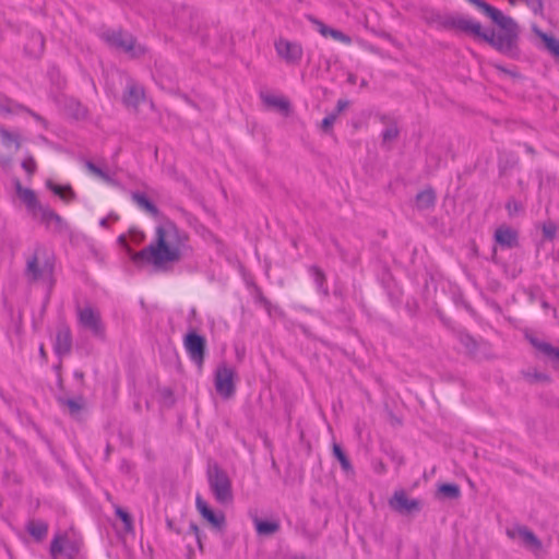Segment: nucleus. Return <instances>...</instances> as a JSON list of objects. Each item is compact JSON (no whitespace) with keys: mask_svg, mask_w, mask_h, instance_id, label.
Masks as SVG:
<instances>
[{"mask_svg":"<svg viewBox=\"0 0 559 559\" xmlns=\"http://www.w3.org/2000/svg\"><path fill=\"white\" fill-rule=\"evenodd\" d=\"M557 226L552 222H547L543 225V235L546 239L552 240L556 237Z\"/></svg>","mask_w":559,"mask_h":559,"instance_id":"obj_41","label":"nucleus"},{"mask_svg":"<svg viewBox=\"0 0 559 559\" xmlns=\"http://www.w3.org/2000/svg\"><path fill=\"white\" fill-rule=\"evenodd\" d=\"M118 241L134 263L145 262L155 267L180 261L188 250V235L173 223L158 226L154 241L139 252L132 251L123 235L118 238Z\"/></svg>","mask_w":559,"mask_h":559,"instance_id":"obj_1","label":"nucleus"},{"mask_svg":"<svg viewBox=\"0 0 559 559\" xmlns=\"http://www.w3.org/2000/svg\"><path fill=\"white\" fill-rule=\"evenodd\" d=\"M309 272L311 274V276L313 277V281L316 283V286H317V289L324 296H328L329 295V287L326 285V277H325V274L324 272L316 266V265H311L309 267Z\"/></svg>","mask_w":559,"mask_h":559,"instance_id":"obj_26","label":"nucleus"},{"mask_svg":"<svg viewBox=\"0 0 559 559\" xmlns=\"http://www.w3.org/2000/svg\"><path fill=\"white\" fill-rule=\"evenodd\" d=\"M63 540L64 538L61 536H56L50 544V555L53 558H57L63 550Z\"/></svg>","mask_w":559,"mask_h":559,"instance_id":"obj_39","label":"nucleus"},{"mask_svg":"<svg viewBox=\"0 0 559 559\" xmlns=\"http://www.w3.org/2000/svg\"><path fill=\"white\" fill-rule=\"evenodd\" d=\"M51 273V269L45 264L43 267L39 266L37 257H33L27 261L25 274L31 281H38L44 277L45 274Z\"/></svg>","mask_w":559,"mask_h":559,"instance_id":"obj_20","label":"nucleus"},{"mask_svg":"<svg viewBox=\"0 0 559 559\" xmlns=\"http://www.w3.org/2000/svg\"><path fill=\"white\" fill-rule=\"evenodd\" d=\"M206 478L210 489L218 503L228 504L233 501L231 480L217 463H209Z\"/></svg>","mask_w":559,"mask_h":559,"instance_id":"obj_4","label":"nucleus"},{"mask_svg":"<svg viewBox=\"0 0 559 559\" xmlns=\"http://www.w3.org/2000/svg\"><path fill=\"white\" fill-rule=\"evenodd\" d=\"M349 102L346 99H338L336 104V108L332 114H337V116L348 107Z\"/></svg>","mask_w":559,"mask_h":559,"instance_id":"obj_48","label":"nucleus"},{"mask_svg":"<svg viewBox=\"0 0 559 559\" xmlns=\"http://www.w3.org/2000/svg\"><path fill=\"white\" fill-rule=\"evenodd\" d=\"M39 355L43 357V358H46V350L44 348V345H40L39 347Z\"/></svg>","mask_w":559,"mask_h":559,"instance_id":"obj_54","label":"nucleus"},{"mask_svg":"<svg viewBox=\"0 0 559 559\" xmlns=\"http://www.w3.org/2000/svg\"><path fill=\"white\" fill-rule=\"evenodd\" d=\"M460 342L467 348V349H475L476 348V341L467 333H462L460 335Z\"/></svg>","mask_w":559,"mask_h":559,"instance_id":"obj_45","label":"nucleus"},{"mask_svg":"<svg viewBox=\"0 0 559 559\" xmlns=\"http://www.w3.org/2000/svg\"><path fill=\"white\" fill-rule=\"evenodd\" d=\"M468 2L476 5L479 10H481L487 16H489L492 21H497V19L501 17L502 12L497 8L490 5L484 0H467Z\"/></svg>","mask_w":559,"mask_h":559,"instance_id":"obj_32","label":"nucleus"},{"mask_svg":"<svg viewBox=\"0 0 559 559\" xmlns=\"http://www.w3.org/2000/svg\"><path fill=\"white\" fill-rule=\"evenodd\" d=\"M79 324L88 330L95 337H105V325L103 324L99 311L91 306L76 309Z\"/></svg>","mask_w":559,"mask_h":559,"instance_id":"obj_6","label":"nucleus"},{"mask_svg":"<svg viewBox=\"0 0 559 559\" xmlns=\"http://www.w3.org/2000/svg\"><path fill=\"white\" fill-rule=\"evenodd\" d=\"M46 187L64 201L73 200L75 197V193L70 186H60L51 180H47Z\"/></svg>","mask_w":559,"mask_h":559,"instance_id":"obj_27","label":"nucleus"},{"mask_svg":"<svg viewBox=\"0 0 559 559\" xmlns=\"http://www.w3.org/2000/svg\"><path fill=\"white\" fill-rule=\"evenodd\" d=\"M99 37L108 47L123 51L132 58L141 57L146 52L145 47L138 45L135 37L122 28H107L99 34Z\"/></svg>","mask_w":559,"mask_h":559,"instance_id":"obj_3","label":"nucleus"},{"mask_svg":"<svg viewBox=\"0 0 559 559\" xmlns=\"http://www.w3.org/2000/svg\"><path fill=\"white\" fill-rule=\"evenodd\" d=\"M27 532L37 540H41L48 532V525L44 521H29L26 526Z\"/></svg>","mask_w":559,"mask_h":559,"instance_id":"obj_29","label":"nucleus"},{"mask_svg":"<svg viewBox=\"0 0 559 559\" xmlns=\"http://www.w3.org/2000/svg\"><path fill=\"white\" fill-rule=\"evenodd\" d=\"M507 536L511 539L520 537L526 548L534 552H538L543 548L540 539L525 525H514L507 528Z\"/></svg>","mask_w":559,"mask_h":559,"instance_id":"obj_9","label":"nucleus"},{"mask_svg":"<svg viewBox=\"0 0 559 559\" xmlns=\"http://www.w3.org/2000/svg\"><path fill=\"white\" fill-rule=\"evenodd\" d=\"M27 111H28V112L32 115V117H34L37 121H40V122L45 123V120H44V119H43L38 114L33 112V111H31V110H27Z\"/></svg>","mask_w":559,"mask_h":559,"instance_id":"obj_51","label":"nucleus"},{"mask_svg":"<svg viewBox=\"0 0 559 559\" xmlns=\"http://www.w3.org/2000/svg\"><path fill=\"white\" fill-rule=\"evenodd\" d=\"M311 22L317 26L318 32L322 36H324V37L330 36V32H331L332 27H329L328 25H325L323 22H321L318 19H311Z\"/></svg>","mask_w":559,"mask_h":559,"instance_id":"obj_46","label":"nucleus"},{"mask_svg":"<svg viewBox=\"0 0 559 559\" xmlns=\"http://www.w3.org/2000/svg\"><path fill=\"white\" fill-rule=\"evenodd\" d=\"M436 203V193L433 189L428 188L417 193L416 206L418 210L424 211L433 207Z\"/></svg>","mask_w":559,"mask_h":559,"instance_id":"obj_23","label":"nucleus"},{"mask_svg":"<svg viewBox=\"0 0 559 559\" xmlns=\"http://www.w3.org/2000/svg\"><path fill=\"white\" fill-rule=\"evenodd\" d=\"M68 114L76 120L84 119L87 116V109L76 99H69L66 105Z\"/></svg>","mask_w":559,"mask_h":559,"instance_id":"obj_30","label":"nucleus"},{"mask_svg":"<svg viewBox=\"0 0 559 559\" xmlns=\"http://www.w3.org/2000/svg\"><path fill=\"white\" fill-rule=\"evenodd\" d=\"M22 168L32 176L36 171V162L33 156H27L23 159L21 164Z\"/></svg>","mask_w":559,"mask_h":559,"instance_id":"obj_43","label":"nucleus"},{"mask_svg":"<svg viewBox=\"0 0 559 559\" xmlns=\"http://www.w3.org/2000/svg\"><path fill=\"white\" fill-rule=\"evenodd\" d=\"M526 378L530 382L534 381H549V377L542 372H533V373H526Z\"/></svg>","mask_w":559,"mask_h":559,"instance_id":"obj_47","label":"nucleus"},{"mask_svg":"<svg viewBox=\"0 0 559 559\" xmlns=\"http://www.w3.org/2000/svg\"><path fill=\"white\" fill-rule=\"evenodd\" d=\"M15 190L19 198L24 202L27 210L33 214L37 215V209L40 203L37 200L35 192L32 189L24 188L20 180H15Z\"/></svg>","mask_w":559,"mask_h":559,"instance_id":"obj_14","label":"nucleus"},{"mask_svg":"<svg viewBox=\"0 0 559 559\" xmlns=\"http://www.w3.org/2000/svg\"><path fill=\"white\" fill-rule=\"evenodd\" d=\"M493 22L501 28L500 32L496 33L493 29L484 32L478 22L461 15L445 17L442 25L445 28L457 29L481 38L496 50L508 57H518L519 26L516 22L512 17L506 16L503 13L501 17Z\"/></svg>","mask_w":559,"mask_h":559,"instance_id":"obj_2","label":"nucleus"},{"mask_svg":"<svg viewBox=\"0 0 559 559\" xmlns=\"http://www.w3.org/2000/svg\"><path fill=\"white\" fill-rule=\"evenodd\" d=\"M337 119V114H329L326 117L323 118L322 122H321V129L329 133L331 130H332V127L334 124V122L336 121Z\"/></svg>","mask_w":559,"mask_h":559,"instance_id":"obj_42","label":"nucleus"},{"mask_svg":"<svg viewBox=\"0 0 559 559\" xmlns=\"http://www.w3.org/2000/svg\"><path fill=\"white\" fill-rule=\"evenodd\" d=\"M74 378L82 382L84 379V372L81 370L74 371Z\"/></svg>","mask_w":559,"mask_h":559,"instance_id":"obj_50","label":"nucleus"},{"mask_svg":"<svg viewBox=\"0 0 559 559\" xmlns=\"http://www.w3.org/2000/svg\"><path fill=\"white\" fill-rule=\"evenodd\" d=\"M0 136L2 144L5 147H10L12 144L15 145V148L17 150L20 147V136L17 133L10 132L5 128L0 129Z\"/></svg>","mask_w":559,"mask_h":559,"instance_id":"obj_35","label":"nucleus"},{"mask_svg":"<svg viewBox=\"0 0 559 559\" xmlns=\"http://www.w3.org/2000/svg\"><path fill=\"white\" fill-rule=\"evenodd\" d=\"M195 507L200 514L216 530L223 531L226 525V518L223 512H214L206 501L198 495L195 498Z\"/></svg>","mask_w":559,"mask_h":559,"instance_id":"obj_11","label":"nucleus"},{"mask_svg":"<svg viewBox=\"0 0 559 559\" xmlns=\"http://www.w3.org/2000/svg\"><path fill=\"white\" fill-rule=\"evenodd\" d=\"M66 551L69 558H73L79 550L74 543H68V545L66 546Z\"/></svg>","mask_w":559,"mask_h":559,"instance_id":"obj_49","label":"nucleus"},{"mask_svg":"<svg viewBox=\"0 0 559 559\" xmlns=\"http://www.w3.org/2000/svg\"><path fill=\"white\" fill-rule=\"evenodd\" d=\"M276 53L288 64H298L302 58V46L297 41L278 38L275 44Z\"/></svg>","mask_w":559,"mask_h":559,"instance_id":"obj_8","label":"nucleus"},{"mask_svg":"<svg viewBox=\"0 0 559 559\" xmlns=\"http://www.w3.org/2000/svg\"><path fill=\"white\" fill-rule=\"evenodd\" d=\"M348 81H349V82H352V83H354V82H355V78H354V75H349Z\"/></svg>","mask_w":559,"mask_h":559,"instance_id":"obj_56","label":"nucleus"},{"mask_svg":"<svg viewBox=\"0 0 559 559\" xmlns=\"http://www.w3.org/2000/svg\"><path fill=\"white\" fill-rule=\"evenodd\" d=\"M495 240L503 248H515L519 245L518 233L508 226H500L495 231Z\"/></svg>","mask_w":559,"mask_h":559,"instance_id":"obj_13","label":"nucleus"},{"mask_svg":"<svg viewBox=\"0 0 559 559\" xmlns=\"http://www.w3.org/2000/svg\"><path fill=\"white\" fill-rule=\"evenodd\" d=\"M37 214L40 215L41 222L45 223L46 225L55 223L58 228H61L63 219L49 206H44L40 204L37 209Z\"/></svg>","mask_w":559,"mask_h":559,"instance_id":"obj_25","label":"nucleus"},{"mask_svg":"<svg viewBox=\"0 0 559 559\" xmlns=\"http://www.w3.org/2000/svg\"><path fill=\"white\" fill-rule=\"evenodd\" d=\"M235 377L236 372L231 367L223 364L219 365L214 374V383L216 392L225 397L229 399L235 393Z\"/></svg>","mask_w":559,"mask_h":559,"instance_id":"obj_7","label":"nucleus"},{"mask_svg":"<svg viewBox=\"0 0 559 559\" xmlns=\"http://www.w3.org/2000/svg\"><path fill=\"white\" fill-rule=\"evenodd\" d=\"M379 468H380V469H379L380 472L384 471V465H383L382 463H380V464H379Z\"/></svg>","mask_w":559,"mask_h":559,"instance_id":"obj_57","label":"nucleus"},{"mask_svg":"<svg viewBox=\"0 0 559 559\" xmlns=\"http://www.w3.org/2000/svg\"><path fill=\"white\" fill-rule=\"evenodd\" d=\"M62 403L68 406L69 412L72 416L79 415L83 408L82 399H78V400L68 399V400H63Z\"/></svg>","mask_w":559,"mask_h":559,"instance_id":"obj_38","label":"nucleus"},{"mask_svg":"<svg viewBox=\"0 0 559 559\" xmlns=\"http://www.w3.org/2000/svg\"><path fill=\"white\" fill-rule=\"evenodd\" d=\"M144 97V91L141 86L131 83L127 86V90L123 94V103L128 107L136 108L141 100Z\"/></svg>","mask_w":559,"mask_h":559,"instance_id":"obj_19","label":"nucleus"},{"mask_svg":"<svg viewBox=\"0 0 559 559\" xmlns=\"http://www.w3.org/2000/svg\"><path fill=\"white\" fill-rule=\"evenodd\" d=\"M333 455L340 462V464L342 466V469L345 473H353L354 472V468H353V465H352L349 459L344 453L342 447L340 444H337V443L333 444Z\"/></svg>","mask_w":559,"mask_h":559,"instance_id":"obj_33","label":"nucleus"},{"mask_svg":"<svg viewBox=\"0 0 559 559\" xmlns=\"http://www.w3.org/2000/svg\"><path fill=\"white\" fill-rule=\"evenodd\" d=\"M536 33L544 41L547 50L556 58H559V39L540 31Z\"/></svg>","mask_w":559,"mask_h":559,"instance_id":"obj_34","label":"nucleus"},{"mask_svg":"<svg viewBox=\"0 0 559 559\" xmlns=\"http://www.w3.org/2000/svg\"><path fill=\"white\" fill-rule=\"evenodd\" d=\"M531 344L547 357L554 365L555 368H559V348L551 344L539 341L537 338H531Z\"/></svg>","mask_w":559,"mask_h":559,"instance_id":"obj_15","label":"nucleus"},{"mask_svg":"<svg viewBox=\"0 0 559 559\" xmlns=\"http://www.w3.org/2000/svg\"><path fill=\"white\" fill-rule=\"evenodd\" d=\"M132 201L151 216L157 218L160 214L158 207L142 192H132Z\"/></svg>","mask_w":559,"mask_h":559,"instance_id":"obj_17","label":"nucleus"},{"mask_svg":"<svg viewBox=\"0 0 559 559\" xmlns=\"http://www.w3.org/2000/svg\"><path fill=\"white\" fill-rule=\"evenodd\" d=\"M72 348V334L67 325H62L58 329L56 341L53 344L55 354L62 358L70 354Z\"/></svg>","mask_w":559,"mask_h":559,"instance_id":"obj_12","label":"nucleus"},{"mask_svg":"<svg viewBox=\"0 0 559 559\" xmlns=\"http://www.w3.org/2000/svg\"><path fill=\"white\" fill-rule=\"evenodd\" d=\"M439 492L449 499H457L461 496L460 487L456 484H442Z\"/></svg>","mask_w":559,"mask_h":559,"instance_id":"obj_36","label":"nucleus"},{"mask_svg":"<svg viewBox=\"0 0 559 559\" xmlns=\"http://www.w3.org/2000/svg\"><path fill=\"white\" fill-rule=\"evenodd\" d=\"M99 225H100L102 227L107 228V227L109 226L108 218H107V217L102 218V219L99 221Z\"/></svg>","mask_w":559,"mask_h":559,"instance_id":"obj_52","label":"nucleus"},{"mask_svg":"<svg viewBox=\"0 0 559 559\" xmlns=\"http://www.w3.org/2000/svg\"><path fill=\"white\" fill-rule=\"evenodd\" d=\"M252 522L259 536H271L277 533L281 528L278 521H265L261 520L257 515L252 518Z\"/></svg>","mask_w":559,"mask_h":559,"instance_id":"obj_18","label":"nucleus"},{"mask_svg":"<svg viewBox=\"0 0 559 559\" xmlns=\"http://www.w3.org/2000/svg\"><path fill=\"white\" fill-rule=\"evenodd\" d=\"M392 510L401 514H411L420 510V503L417 499H409L404 490H397L389 500Z\"/></svg>","mask_w":559,"mask_h":559,"instance_id":"obj_10","label":"nucleus"},{"mask_svg":"<svg viewBox=\"0 0 559 559\" xmlns=\"http://www.w3.org/2000/svg\"><path fill=\"white\" fill-rule=\"evenodd\" d=\"M22 110H25L22 105H19L12 99L8 98L5 95L0 94V116L19 114Z\"/></svg>","mask_w":559,"mask_h":559,"instance_id":"obj_28","label":"nucleus"},{"mask_svg":"<svg viewBox=\"0 0 559 559\" xmlns=\"http://www.w3.org/2000/svg\"><path fill=\"white\" fill-rule=\"evenodd\" d=\"M183 347L190 360L201 369L206 354L205 337L197 333L195 330H190L183 337Z\"/></svg>","mask_w":559,"mask_h":559,"instance_id":"obj_5","label":"nucleus"},{"mask_svg":"<svg viewBox=\"0 0 559 559\" xmlns=\"http://www.w3.org/2000/svg\"><path fill=\"white\" fill-rule=\"evenodd\" d=\"M264 103L269 106L277 107L281 110L287 111L289 109V103L284 98H278L275 96H265Z\"/></svg>","mask_w":559,"mask_h":559,"instance_id":"obj_37","label":"nucleus"},{"mask_svg":"<svg viewBox=\"0 0 559 559\" xmlns=\"http://www.w3.org/2000/svg\"><path fill=\"white\" fill-rule=\"evenodd\" d=\"M330 36L337 40V41H341V43H344V44H350L352 39L348 35L344 34L343 32L338 31V29H335V28H332L331 32H330Z\"/></svg>","mask_w":559,"mask_h":559,"instance_id":"obj_44","label":"nucleus"},{"mask_svg":"<svg viewBox=\"0 0 559 559\" xmlns=\"http://www.w3.org/2000/svg\"><path fill=\"white\" fill-rule=\"evenodd\" d=\"M301 330H302V332H304L305 334H307V333H308V329H307L306 326H301Z\"/></svg>","mask_w":559,"mask_h":559,"instance_id":"obj_58","label":"nucleus"},{"mask_svg":"<svg viewBox=\"0 0 559 559\" xmlns=\"http://www.w3.org/2000/svg\"><path fill=\"white\" fill-rule=\"evenodd\" d=\"M525 150L527 153L530 154H533L534 153V148L531 146V145H525Z\"/></svg>","mask_w":559,"mask_h":559,"instance_id":"obj_55","label":"nucleus"},{"mask_svg":"<svg viewBox=\"0 0 559 559\" xmlns=\"http://www.w3.org/2000/svg\"><path fill=\"white\" fill-rule=\"evenodd\" d=\"M116 515L123 522L127 531L132 528L131 515L122 508H116Z\"/></svg>","mask_w":559,"mask_h":559,"instance_id":"obj_40","label":"nucleus"},{"mask_svg":"<svg viewBox=\"0 0 559 559\" xmlns=\"http://www.w3.org/2000/svg\"><path fill=\"white\" fill-rule=\"evenodd\" d=\"M44 36L38 33H32L29 40L25 45V52L31 57H39L44 51Z\"/></svg>","mask_w":559,"mask_h":559,"instance_id":"obj_21","label":"nucleus"},{"mask_svg":"<svg viewBox=\"0 0 559 559\" xmlns=\"http://www.w3.org/2000/svg\"><path fill=\"white\" fill-rule=\"evenodd\" d=\"M190 530H191L195 535H198V534H199V527H198V525H197V524L191 523V524H190Z\"/></svg>","mask_w":559,"mask_h":559,"instance_id":"obj_53","label":"nucleus"},{"mask_svg":"<svg viewBox=\"0 0 559 559\" xmlns=\"http://www.w3.org/2000/svg\"><path fill=\"white\" fill-rule=\"evenodd\" d=\"M380 120L382 123L388 124L381 134L382 143L386 144V143L392 142L395 139H397V136L400 134V130L397 128L396 122L392 121L389 117H386L384 115L380 117Z\"/></svg>","mask_w":559,"mask_h":559,"instance_id":"obj_24","label":"nucleus"},{"mask_svg":"<svg viewBox=\"0 0 559 559\" xmlns=\"http://www.w3.org/2000/svg\"><path fill=\"white\" fill-rule=\"evenodd\" d=\"M85 165V168L87 169V171L99 178L100 180H103L104 182H106L107 185L109 186H112V187H120V183L118 182V180H116L115 178H112L109 174H107L106 171H104L100 167H98L97 165H95L93 162L91 160H85L84 163Z\"/></svg>","mask_w":559,"mask_h":559,"instance_id":"obj_22","label":"nucleus"},{"mask_svg":"<svg viewBox=\"0 0 559 559\" xmlns=\"http://www.w3.org/2000/svg\"><path fill=\"white\" fill-rule=\"evenodd\" d=\"M531 344L547 357L554 365L555 368H559V348L551 344L539 341L537 338H531Z\"/></svg>","mask_w":559,"mask_h":559,"instance_id":"obj_16","label":"nucleus"},{"mask_svg":"<svg viewBox=\"0 0 559 559\" xmlns=\"http://www.w3.org/2000/svg\"><path fill=\"white\" fill-rule=\"evenodd\" d=\"M468 2L476 5L479 10H481L487 16H489L492 21H497V19L501 17L502 12L497 8L490 5L484 0H467Z\"/></svg>","mask_w":559,"mask_h":559,"instance_id":"obj_31","label":"nucleus"}]
</instances>
